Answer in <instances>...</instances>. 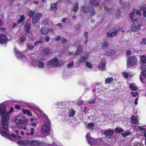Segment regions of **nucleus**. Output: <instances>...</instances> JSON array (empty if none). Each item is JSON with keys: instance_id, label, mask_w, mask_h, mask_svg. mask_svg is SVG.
Here are the masks:
<instances>
[{"instance_id": "bb28decb", "label": "nucleus", "mask_w": 146, "mask_h": 146, "mask_svg": "<svg viewBox=\"0 0 146 146\" xmlns=\"http://www.w3.org/2000/svg\"><path fill=\"white\" fill-rule=\"evenodd\" d=\"M131 119L132 122L134 124H137L139 120L134 115H132L131 117Z\"/></svg>"}, {"instance_id": "a18cd8bd", "label": "nucleus", "mask_w": 146, "mask_h": 146, "mask_svg": "<svg viewBox=\"0 0 146 146\" xmlns=\"http://www.w3.org/2000/svg\"><path fill=\"white\" fill-rule=\"evenodd\" d=\"M134 145V146H143V145L141 142H135Z\"/></svg>"}, {"instance_id": "cd10ccee", "label": "nucleus", "mask_w": 146, "mask_h": 146, "mask_svg": "<svg viewBox=\"0 0 146 146\" xmlns=\"http://www.w3.org/2000/svg\"><path fill=\"white\" fill-rule=\"evenodd\" d=\"M129 87L131 89L133 90H135L137 89V86L135 84L133 83L130 84Z\"/></svg>"}, {"instance_id": "f3484780", "label": "nucleus", "mask_w": 146, "mask_h": 146, "mask_svg": "<svg viewBox=\"0 0 146 146\" xmlns=\"http://www.w3.org/2000/svg\"><path fill=\"white\" fill-rule=\"evenodd\" d=\"M7 36L5 35H0V43L5 44L9 41Z\"/></svg>"}, {"instance_id": "c756f323", "label": "nucleus", "mask_w": 146, "mask_h": 146, "mask_svg": "<svg viewBox=\"0 0 146 146\" xmlns=\"http://www.w3.org/2000/svg\"><path fill=\"white\" fill-rule=\"evenodd\" d=\"M42 53L45 55H47L50 52V50L48 48H46L42 50Z\"/></svg>"}, {"instance_id": "9b49d317", "label": "nucleus", "mask_w": 146, "mask_h": 146, "mask_svg": "<svg viewBox=\"0 0 146 146\" xmlns=\"http://www.w3.org/2000/svg\"><path fill=\"white\" fill-rule=\"evenodd\" d=\"M141 23L137 19H135L132 27L131 28V30L132 31L137 32L139 30L140 28Z\"/></svg>"}, {"instance_id": "5fc2aeb1", "label": "nucleus", "mask_w": 146, "mask_h": 146, "mask_svg": "<svg viewBox=\"0 0 146 146\" xmlns=\"http://www.w3.org/2000/svg\"><path fill=\"white\" fill-rule=\"evenodd\" d=\"M106 35L107 37H109L110 38H112L113 36L112 33H110L108 32L106 33Z\"/></svg>"}, {"instance_id": "603ef678", "label": "nucleus", "mask_w": 146, "mask_h": 146, "mask_svg": "<svg viewBox=\"0 0 146 146\" xmlns=\"http://www.w3.org/2000/svg\"><path fill=\"white\" fill-rule=\"evenodd\" d=\"M24 40L25 38L23 36L21 37L20 38V40H18V41H19V43L20 45H21V44H22L23 43Z\"/></svg>"}, {"instance_id": "bf43d9fd", "label": "nucleus", "mask_w": 146, "mask_h": 146, "mask_svg": "<svg viewBox=\"0 0 146 146\" xmlns=\"http://www.w3.org/2000/svg\"><path fill=\"white\" fill-rule=\"evenodd\" d=\"M121 28L119 27H117L114 28V30L116 31L117 32L121 31Z\"/></svg>"}, {"instance_id": "423d86ee", "label": "nucleus", "mask_w": 146, "mask_h": 146, "mask_svg": "<svg viewBox=\"0 0 146 146\" xmlns=\"http://www.w3.org/2000/svg\"><path fill=\"white\" fill-rule=\"evenodd\" d=\"M8 133L7 134V137L2 135L6 138L9 139L10 140H13V141H16L18 139H20L21 137L20 136V134L22 135H23L24 134V132L23 131H21L20 130H16L15 131V133L17 134V135H15L14 134H10L9 133L8 130Z\"/></svg>"}, {"instance_id": "4c0bfd02", "label": "nucleus", "mask_w": 146, "mask_h": 146, "mask_svg": "<svg viewBox=\"0 0 146 146\" xmlns=\"http://www.w3.org/2000/svg\"><path fill=\"white\" fill-rule=\"evenodd\" d=\"M138 129L144 132V133L143 134L144 136L145 137H146V132H145L146 130H145V129L144 128H143V127H141V126H138Z\"/></svg>"}, {"instance_id": "ddd939ff", "label": "nucleus", "mask_w": 146, "mask_h": 146, "mask_svg": "<svg viewBox=\"0 0 146 146\" xmlns=\"http://www.w3.org/2000/svg\"><path fill=\"white\" fill-rule=\"evenodd\" d=\"M88 52L83 53L78 61V63L79 64L84 63L88 59Z\"/></svg>"}, {"instance_id": "49530a36", "label": "nucleus", "mask_w": 146, "mask_h": 146, "mask_svg": "<svg viewBox=\"0 0 146 146\" xmlns=\"http://www.w3.org/2000/svg\"><path fill=\"white\" fill-rule=\"evenodd\" d=\"M51 9L52 10H55L56 8V5L55 3L52 4L50 7Z\"/></svg>"}, {"instance_id": "393cba45", "label": "nucleus", "mask_w": 146, "mask_h": 146, "mask_svg": "<svg viewBox=\"0 0 146 146\" xmlns=\"http://www.w3.org/2000/svg\"><path fill=\"white\" fill-rule=\"evenodd\" d=\"M82 51L83 47L82 46H78L77 48V50L75 54L76 55H78L80 54Z\"/></svg>"}, {"instance_id": "ea45409f", "label": "nucleus", "mask_w": 146, "mask_h": 146, "mask_svg": "<svg viewBox=\"0 0 146 146\" xmlns=\"http://www.w3.org/2000/svg\"><path fill=\"white\" fill-rule=\"evenodd\" d=\"M57 105L58 106L57 109H58L59 108L60 106H64V107H65L66 106L65 103L64 102H58L57 103Z\"/></svg>"}, {"instance_id": "a211bd4d", "label": "nucleus", "mask_w": 146, "mask_h": 146, "mask_svg": "<svg viewBox=\"0 0 146 146\" xmlns=\"http://www.w3.org/2000/svg\"><path fill=\"white\" fill-rule=\"evenodd\" d=\"M42 14L41 13H37L35 17L33 18L32 22L34 25L39 20L40 18L42 17Z\"/></svg>"}, {"instance_id": "79ce46f5", "label": "nucleus", "mask_w": 146, "mask_h": 146, "mask_svg": "<svg viewBox=\"0 0 146 146\" xmlns=\"http://www.w3.org/2000/svg\"><path fill=\"white\" fill-rule=\"evenodd\" d=\"M85 66L89 69H91L92 68V64L88 61H87L86 62Z\"/></svg>"}, {"instance_id": "72a5a7b5", "label": "nucleus", "mask_w": 146, "mask_h": 146, "mask_svg": "<svg viewBox=\"0 0 146 146\" xmlns=\"http://www.w3.org/2000/svg\"><path fill=\"white\" fill-rule=\"evenodd\" d=\"M94 127V125L93 123H89L87 126V129H93Z\"/></svg>"}, {"instance_id": "7ed1b4c3", "label": "nucleus", "mask_w": 146, "mask_h": 146, "mask_svg": "<svg viewBox=\"0 0 146 146\" xmlns=\"http://www.w3.org/2000/svg\"><path fill=\"white\" fill-rule=\"evenodd\" d=\"M17 143L21 146H44L42 142L36 141H19Z\"/></svg>"}, {"instance_id": "37998d69", "label": "nucleus", "mask_w": 146, "mask_h": 146, "mask_svg": "<svg viewBox=\"0 0 146 146\" xmlns=\"http://www.w3.org/2000/svg\"><path fill=\"white\" fill-rule=\"evenodd\" d=\"M115 130L116 133H121L123 131L121 128L119 127L115 128Z\"/></svg>"}, {"instance_id": "e2e57ef3", "label": "nucleus", "mask_w": 146, "mask_h": 146, "mask_svg": "<svg viewBox=\"0 0 146 146\" xmlns=\"http://www.w3.org/2000/svg\"><path fill=\"white\" fill-rule=\"evenodd\" d=\"M67 39L65 38H63L62 39V42L64 44L67 42Z\"/></svg>"}, {"instance_id": "dca6fc26", "label": "nucleus", "mask_w": 146, "mask_h": 146, "mask_svg": "<svg viewBox=\"0 0 146 146\" xmlns=\"http://www.w3.org/2000/svg\"><path fill=\"white\" fill-rule=\"evenodd\" d=\"M106 61L104 59H102L100 61L98 66V68L101 71L105 70L106 69Z\"/></svg>"}, {"instance_id": "412c9836", "label": "nucleus", "mask_w": 146, "mask_h": 146, "mask_svg": "<svg viewBox=\"0 0 146 146\" xmlns=\"http://www.w3.org/2000/svg\"><path fill=\"white\" fill-rule=\"evenodd\" d=\"M113 131L110 130H106L104 132V134L107 137L111 136L113 135Z\"/></svg>"}, {"instance_id": "a19ab883", "label": "nucleus", "mask_w": 146, "mask_h": 146, "mask_svg": "<svg viewBox=\"0 0 146 146\" xmlns=\"http://www.w3.org/2000/svg\"><path fill=\"white\" fill-rule=\"evenodd\" d=\"M74 61H72L71 62L68 63L67 66V67L68 68H72L74 66Z\"/></svg>"}, {"instance_id": "0e129e2a", "label": "nucleus", "mask_w": 146, "mask_h": 146, "mask_svg": "<svg viewBox=\"0 0 146 146\" xmlns=\"http://www.w3.org/2000/svg\"><path fill=\"white\" fill-rule=\"evenodd\" d=\"M42 42L41 41V40H38V41L35 42L34 43V44L35 45H37V44H38L41 43Z\"/></svg>"}, {"instance_id": "5701e85b", "label": "nucleus", "mask_w": 146, "mask_h": 146, "mask_svg": "<svg viewBox=\"0 0 146 146\" xmlns=\"http://www.w3.org/2000/svg\"><path fill=\"white\" fill-rule=\"evenodd\" d=\"M40 31L42 34L44 35H48L49 32L48 29L44 27H42Z\"/></svg>"}, {"instance_id": "4be33fe9", "label": "nucleus", "mask_w": 146, "mask_h": 146, "mask_svg": "<svg viewBox=\"0 0 146 146\" xmlns=\"http://www.w3.org/2000/svg\"><path fill=\"white\" fill-rule=\"evenodd\" d=\"M87 10L88 11L89 13L92 16L94 15L95 14V11L93 7L87 6Z\"/></svg>"}, {"instance_id": "680f3d73", "label": "nucleus", "mask_w": 146, "mask_h": 146, "mask_svg": "<svg viewBox=\"0 0 146 146\" xmlns=\"http://www.w3.org/2000/svg\"><path fill=\"white\" fill-rule=\"evenodd\" d=\"M77 104L79 105H82L83 104V101L82 100H78L77 102Z\"/></svg>"}, {"instance_id": "4468645a", "label": "nucleus", "mask_w": 146, "mask_h": 146, "mask_svg": "<svg viewBox=\"0 0 146 146\" xmlns=\"http://www.w3.org/2000/svg\"><path fill=\"white\" fill-rule=\"evenodd\" d=\"M33 112L37 115L38 117H43L44 118H47L46 115L42 111L38 108H36L33 107Z\"/></svg>"}, {"instance_id": "9d476101", "label": "nucleus", "mask_w": 146, "mask_h": 146, "mask_svg": "<svg viewBox=\"0 0 146 146\" xmlns=\"http://www.w3.org/2000/svg\"><path fill=\"white\" fill-rule=\"evenodd\" d=\"M145 64L143 63L140 65V67L141 70V72L140 75V79L141 82L143 83V79L146 77V66H144Z\"/></svg>"}, {"instance_id": "09e8293b", "label": "nucleus", "mask_w": 146, "mask_h": 146, "mask_svg": "<svg viewBox=\"0 0 146 146\" xmlns=\"http://www.w3.org/2000/svg\"><path fill=\"white\" fill-rule=\"evenodd\" d=\"M25 25L26 26V29L29 30L31 27V24L29 22H27L25 23Z\"/></svg>"}, {"instance_id": "b1692460", "label": "nucleus", "mask_w": 146, "mask_h": 146, "mask_svg": "<svg viewBox=\"0 0 146 146\" xmlns=\"http://www.w3.org/2000/svg\"><path fill=\"white\" fill-rule=\"evenodd\" d=\"M22 111L24 114H26L27 115L30 116H31L32 115V113L28 110L23 108L22 109Z\"/></svg>"}, {"instance_id": "052dcab7", "label": "nucleus", "mask_w": 146, "mask_h": 146, "mask_svg": "<svg viewBox=\"0 0 146 146\" xmlns=\"http://www.w3.org/2000/svg\"><path fill=\"white\" fill-rule=\"evenodd\" d=\"M70 1V0H60L57 2L56 3H59L61 2L62 1H63L64 2H66L69 1Z\"/></svg>"}, {"instance_id": "8fccbe9b", "label": "nucleus", "mask_w": 146, "mask_h": 146, "mask_svg": "<svg viewBox=\"0 0 146 146\" xmlns=\"http://www.w3.org/2000/svg\"><path fill=\"white\" fill-rule=\"evenodd\" d=\"M135 13V12L134 11H133L131 13L129 14V15L130 16V19H131V22H132L133 19V17L134 16V14Z\"/></svg>"}, {"instance_id": "13d9d810", "label": "nucleus", "mask_w": 146, "mask_h": 146, "mask_svg": "<svg viewBox=\"0 0 146 146\" xmlns=\"http://www.w3.org/2000/svg\"><path fill=\"white\" fill-rule=\"evenodd\" d=\"M146 9V5H144L142 6L141 7V9L139 11L142 10L143 11H145V10Z\"/></svg>"}, {"instance_id": "f8f14e48", "label": "nucleus", "mask_w": 146, "mask_h": 146, "mask_svg": "<svg viewBox=\"0 0 146 146\" xmlns=\"http://www.w3.org/2000/svg\"><path fill=\"white\" fill-rule=\"evenodd\" d=\"M137 60L136 58L134 56H131L129 57L127 61V66L130 67V66H134L136 65L137 63Z\"/></svg>"}, {"instance_id": "f704fd0d", "label": "nucleus", "mask_w": 146, "mask_h": 146, "mask_svg": "<svg viewBox=\"0 0 146 146\" xmlns=\"http://www.w3.org/2000/svg\"><path fill=\"white\" fill-rule=\"evenodd\" d=\"M79 4L78 3H76L75 4V6L74 7L73 9V11L74 12H76L78 10V7Z\"/></svg>"}, {"instance_id": "de8ad7c7", "label": "nucleus", "mask_w": 146, "mask_h": 146, "mask_svg": "<svg viewBox=\"0 0 146 146\" xmlns=\"http://www.w3.org/2000/svg\"><path fill=\"white\" fill-rule=\"evenodd\" d=\"M86 7L84 6H83L81 7V10L84 13H88V11L87 10H86Z\"/></svg>"}, {"instance_id": "6e6d98bb", "label": "nucleus", "mask_w": 146, "mask_h": 146, "mask_svg": "<svg viewBox=\"0 0 146 146\" xmlns=\"http://www.w3.org/2000/svg\"><path fill=\"white\" fill-rule=\"evenodd\" d=\"M131 94L133 97H135L137 96L138 95V93L136 92H132L131 93Z\"/></svg>"}, {"instance_id": "20e7f679", "label": "nucleus", "mask_w": 146, "mask_h": 146, "mask_svg": "<svg viewBox=\"0 0 146 146\" xmlns=\"http://www.w3.org/2000/svg\"><path fill=\"white\" fill-rule=\"evenodd\" d=\"M64 63L62 60L55 58L48 61L46 65L48 68H55L62 66Z\"/></svg>"}, {"instance_id": "c85d7f7f", "label": "nucleus", "mask_w": 146, "mask_h": 146, "mask_svg": "<svg viewBox=\"0 0 146 146\" xmlns=\"http://www.w3.org/2000/svg\"><path fill=\"white\" fill-rule=\"evenodd\" d=\"M97 1V0H90V2L91 5L96 6L99 5V3Z\"/></svg>"}, {"instance_id": "0eeeda50", "label": "nucleus", "mask_w": 146, "mask_h": 146, "mask_svg": "<svg viewBox=\"0 0 146 146\" xmlns=\"http://www.w3.org/2000/svg\"><path fill=\"white\" fill-rule=\"evenodd\" d=\"M31 60V64L33 66H37L40 69H44L45 67V64L44 62H39L37 60L34 58H32Z\"/></svg>"}, {"instance_id": "338daca9", "label": "nucleus", "mask_w": 146, "mask_h": 146, "mask_svg": "<svg viewBox=\"0 0 146 146\" xmlns=\"http://www.w3.org/2000/svg\"><path fill=\"white\" fill-rule=\"evenodd\" d=\"M120 12L119 10H118L117 11L116 13V15L117 16H120Z\"/></svg>"}, {"instance_id": "58836bf2", "label": "nucleus", "mask_w": 146, "mask_h": 146, "mask_svg": "<svg viewBox=\"0 0 146 146\" xmlns=\"http://www.w3.org/2000/svg\"><path fill=\"white\" fill-rule=\"evenodd\" d=\"M35 13V11L30 10V11L28 13V15L30 17L32 18H33V17Z\"/></svg>"}, {"instance_id": "3c124183", "label": "nucleus", "mask_w": 146, "mask_h": 146, "mask_svg": "<svg viewBox=\"0 0 146 146\" xmlns=\"http://www.w3.org/2000/svg\"><path fill=\"white\" fill-rule=\"evenodd\" d=\"M123 7L125 8L129 5V3H128L123 2L121 4Z\"/></svg>"}, {"instance_id": "7c9ffc66", "label": "nucleus", "mask_w": 146, "mask_h": 146, "mask_svg": "<svg viewBox=\"0 0 146 146\" xmlns=\"http://www.w3.org/2000/svg\"><path fill=\"white\" fill-rule=\"evenodd\" d=\"M34 133V128H31L30 129V131L29 132H27L26 134L27 135H32Z\"/></svg>"}, {"instance_id": "6ab92c4d", "label": "nucleus", "mask_w": 146, "mask_h": 146, "mask_svg": "<svg viewBox=\"0 0 146 146\" xmlns=\"http://www.w3.org/2000/svg\"><path fill=\"white\" fill-rule=\"evenodd\" d=\"M20 103L21 105L23 107H27L28 108L30 109H33V106L31 104L28 102H27L24 101H21Z\"/></svg>"}, {"instance_id": "473e14b6", "label": "nucleus", "mask_w": 146, "mask_h": 146, "mask_svg": "<svg viewBox=\"0 0 146 146\" xmlns=\"http://www.w3.org/2000/svg\"><path fill=\"white\" fill-rule=\"evenodd\" d=\"M75 114V111L73 110H69L68 115L70 117H71L74 116Z\"/></svg>"}, {"instance_id": "aec40b11", "label": "nucleus", "mask_w": 146, "mask_h": 146, "mask_svg": "<svg viewBox=\"0 0 146 146\" xmlns=\"http://www.w3.org/2000/svg\"><path fill=\"white\" fill-rule=\"evenodd\" d=\"M25 16L23 15L20 16V18L17 21L18 24L20 23L21 25H23L25 22Z\"/></svg>"}, {"instance_id": "f03ea898", "label": "nucleus", "mask_w": 146, "mask_h": 146, "mask_svg": "<svg viewBox=\"0 0 146 146\" xmlns=\"http://www.w3.org/2000/svg\"><path fill=\"white\" fill-rule=\"evenodd\" d=\"M16 125L21 129L26 130V126L27 124V120L26 118L21 115L17 116L15 120Z\"/></svg>"}, {"instance_id": "c03bdc74", "label": "nucleus", "mask_w": 146, "mask_h": 146, "mask_svg": "<svg viewBox=\"0 0 146 146\" xmlns=\"http://www.w3.org/2000/svg\"><path fill=\"white\" fill-rule=\"evenodd\" d=\"M131 132L127 131L122 133L121 134L123 137H125L130 135Z\"/></svg>"}, {"instance_id": "69168bd1", "label": "nucleus", "mask_w": 146, "mask_h": 146, "mask_svg": "<svg viewBox=\"0 0 146 146\" xmlns=\"http://www.w3.org/2000/svg\"><path fill=\"white\" fill-rule=\"evenodd\" d=\"M88 32H87L86 31L85 32L84 34V36L86 37L85 38H86V39H87L88 38Z\"/></svg>"}, {"instance_id": "864d4df0", "label": "nucleus", "mask_w": 146, "mask_h": 146, "mask_svg": "<svg viewBox=\"0 0 146 146\" xmlns=\"http://www.w3.org/2000/svg\"><path fill=\"white\" fill-rule=\"evenodd\" d=\"M122 74L125 78H128V73L125 72H123L122 73Z\"/></svg>"}, {"instance_id": "4d7b16f0", "label": "nucleus", "mask_w": 146, "mask_h": 146, "mask_svg": "<svg viewBox=\"0 0 146 146\" xmlns=\"http://www.w3.org/2000/svg\"><path fill=\"white\" fill-rule=\"evenodd\" d=\"M96 99V98H94V99L92 100H91L89 101H88V103L89 104H94L95 102V99Z\"/></svg>"}, {"instance_id": "39448f33", "label": "nucleus", "mask_w": 146, "mask_h": 146, "mask_svg": "<svg viewBox=\"0 0 146 146\" xmlns=\"http://www.w3.org/2000/svg\"><path fill=\"white\" fill-rule=\"evenodd\" d=\"M46 120L42 125L41 129V133L43 137L48 135L50 130V123L47 119Z\"/></svg>"}, {"instance_id": "2eb2a0df", "label": "nucleus", "mask_w": 146, "mask_h": 146, "mask_svg": "<svg viewBox=\"0 0 146 146\" xmlns=\"http://www.w3.org/2000/svg\"><path fill=\"white\" fill-rule=\"evenodd\" d=\"M6 111L5 105L4 103L0 104V116H1L2 117L4 115Z\"/></svg>"}, {"instance_id": "f257e3e1", "label": "nucleus", "mask_w": 146, "mask_h": 146, "mask_svg": "<svg viewBox=\"0 0 146 146\" xmlns=\"http://www.w3.org/2000/svg\"><path fill=\"white\" fill-rule=\"evenodd\" d=\"M14 111V109L12 107L10 108L9 111L6 112L4 115L1 118V122L3 129L1 131L0 130V133L2 135L7 137L8 133V121L9 118L10 116V114L12 113Z\"/></svg>"}, {"instance_id": "a878e982", "label": "nucleus", "mask_w": 146, "mask_h": 146, "mask_svg": "<svg viewBox=\"0 0 146 146\" xmlns=\"http://www.w3.org/2000/svg\"><path fill=\"white\" fill-rule=\"evenodd\" d=\"M140 59L141 62H142L141 64H143L144 63V66H146L145 64L146 62V56L145 55H141L140 56Z\"/></svg>"}, {"instance_id": "774afa93", "label": "nucleus", "mask_w": 146, "mask_h": 146, "mask_svg": "<svg viewBox=\"0 0 146 146\" xmlns=\"http://www.w3.org/2000/svg\"><path fill=\"white\" fill-rule=\"evenodd\" d=\"M15 108L17 110H19L21 109V107L20 106L17 105H15Z\"/></svg>"}, {"instance_id": "6e6552de", "label": "nucleus", "mask_w": 146, "mask_h": 146, "mask_svg": "<svg viewBox=\"0 0 146 146\" xmlns=\"http://www.w3.org/2000/svg\"><path fill=\"white\" fill-rule=\"evenodd\" d=\"M14 50L15 52L16 55L17 57L19 59L24 62L27 61V57L25 56L23 54V53L18 50V49L16 47L14 48Z\"/></svg>"}, {"instance_id": "c9c22d12", "label": "nucleus", "mask_w": 146, "mask_h": 146, "mask_svg": "<svg viewBox=\"0 0 146 146\" xmlns=\"http://www.w3.org/2000/svg\"><path fill=\"white\" fill-rule=\"evenodd\" d=\"M113 79L112 78H107L105 80V83L106 84H110L113 82Z\"/></svg>"}, {"instance_id": "1a4fd4ad", "label": "nucleus", "mask_w": 146, "mask_h": 146, "mask_svg": "<svg viewBox=\"0 0 146 146\" xmlns=\"http://www.w3.org/2000/svg\"><path fill=\"white\" fill-rule=\"evenodd\" d=\"M86 137L88 140V143L91 145L96 144L98 145L100 141H97L95 139L91 137L90 133H88L86 135Z\"/></svg>"}, {"instance_id": "e433bc0d", "label": "nucleus", "mask_w": 146, "mask_h": 146, "mask_svg": "<svg viewBox=\"0 0 146 146\" xmlns=\"http://www.w3.org/2000/svg\"><path fill=\"white\" fill-rule=\"evenodd\" d=\"M61 110V112H63L65 111L66 110H68L67 109V108L66 106H65V107H64V106H60L59 108L58 109V110Z\"/></svg>"}, {"instance_id": "2f4dec72", "label": "nucleus", "mask_w": 146, "mask_h": 146, "mask_svg": "<svg viewBox=\"0 0 146 146\" xmlns=\"http://www.w3.org/2000/svg\"><path fill=\"white\" fill-rule=\"evenodd\" d=\"M115 53V51L112 50H109V51L105 53L106 55H112L114 54Z\"/></svg>"}]
</instances>
